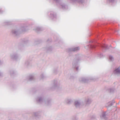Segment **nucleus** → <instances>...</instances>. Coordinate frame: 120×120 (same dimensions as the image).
I'll list each match as a JSON object with an SVG mask.
<instances>
[{
	"label": "nucleus",
	"instance_id": "1",
	"mask_svg": "<svg viewBox=\"0 0 120 120\" xmlns=\"http://www.w3.org/2000/svg\"><path fill=\"white\" fill-rule=\"evenodd\" d=\"M97 42L95 40H91L89 41V44L87 45V48L85 47V48L87 49L88 48L90 49H94L97 46L101 47L105 50H107L109 49L107 45L105 44H101L97 43L95 44Z\"/></svg>",
	"mask_w": 120,
	"mask_h": 120
},
{
	"label": "nucleus",
	"instance_id": "2",
	"mask_svg": "<svg viewBox=\"0 0 120 120\" xmlns=\"http://www.w3.org/2000/svg\"><path fill=\"white\" fill-rule=\"evenodd\" d=\"M82 58L79 55H76L72 63L73 68L75 69L77 71L78 70V63L81 60Z\"/></svg>",
	"mask_w": 120,
	"mask_h": 120
},
{
	"label": "nucleus",
	"instance_id": "3",
	"mask_svg": "<svg viewBox=\"0 0 120 120\" xmlns=\"http://www.w3.org/2000/svg\"><path fill=\"white\" fill-rule=\"evenodd\" d=\"M37 102L39 103H43L45 104L48 105H49L51 104V101L50 100L47 99L45 100L43 97H39L36 99Z\"/></svg>",
	"mask_w": 120,
	"mask_h": 120
},
{
	"label": "nucleus",
	"instance_id": "4",
	"mask_svg": "<svg viewBox=\"0 0 120 120\" xmlns=\"http://www.w3.org/2000/svg\"><path fill=\"white\" fill-rule=\"evenodd\" d=\"M26 30H12L11 32L14 36H17L20 34H23L25 33Z\"/></svg>",
	"mask_w": 120,
	"mask_h": 120
},
{
	"label": "nucleus",
	"instance_id": "5",
	"mask_svg": "<svg viewBox=\"0 0 120 120\" xmlns=\"http://www.w3.org/2000/svg\"><path fill=\"white\" fill-rule=\"evenodd\" d=\"M60 86L59 84L57 83L56 80H54L53 81V84L52 85L51 89L52 90H54L58 89Z\"/></svg>",
	"mask_w": 120,
	"mask_h": 120
},
{
	"label": "nucleus",
	"instance_id": "6",
	"mask_svg": "<svg viewBox=\"0 0 120 120\" xmlns=\"http://www.w3.org/2000/svg\"><path fill=\"white\" fill-rule=\"evenodd\" d=\"M10 57L11 59L14 60H17L19 58V56L16 52L11 54L10 55Z\"/></svg>",
	"mask_w": 120,
	"mask_h": 120
},
{
	"label": "nucleus",
	"instance_id": "7",
	"mask_svg": "<svg viewBox=\"0 0 120 120\" xmlns=\"http://www.w3.org/2000/svg\"><path fill=\"white\" fill-rule=\"evenodd\" d=\"M93 79L90 78H88L87 77H82L80 78L79 79V80L82 82H87L89 80Z\"/></svg>",
	"mask_w": 120,
	"mask_h": 120
},
{
	"label": "nucleus",
	"instance_id": "8",
	"mask_svg": "<svg viewBox=\"0 0 120 120\" xmlns=\"http://www.w3.org/2000/svg\"><path fill=\"white\" fill-rule=\"evenodd\" d=\"M80 49L79 47L75 48H70L68 49V51L69 52L73 51L75 52L79 50Z\"/></svg>",
	"mask_w": 120,
	"mask_h": 120
},
{
	"label": "nucleus",
	"instance_id": "9",
	"mask_svg": "<svg viewBox=\"0 0 120 120\" xmlns=\"http://www.w3.org/2000/svg\"><path fill=\"white\" fill-rule=\"evenodd\" d=\"M74 104L76 108H79L81 105V103L80 101L77 100L75 101Z\"/></svg>",
	"mask_w": 120,
	"mask_h": 120
},
{
	"label": "nucleus",
	"instance_id": "10",
	"mask_svg": "<svg viewBox=\"0 0 120 120\" xmlns=\"http://www.w3.org/2000/svg\"><path fill=\"white\" fill-rule=\"evenodd\" d=\"M114 73L117 75L120 74V67L116 68L114 71Z\"/></svg>",
	"mask_w": 120,
	"mask_h": 120
},
{
	"label": "nucleus",
	"instance_id": "11",
	"mask_svg": "<svg viewBox=\"0 0 120 120\" xmlns=\"http://www.w3.org/2000/svg\"><path fill=\"white\" fill-rule=\"evenodd\" d=\"M31 61L30 60H26L25 62L24 66L26 67H28L30 65Z\"/></svg>",
	"mask_w": 120,
	"mask_h": 120
},
{
	"label": "nucleus",
	"instance_id": "12",
	"mask_svg": "<svg viewBox=\"0 0 120 120\" xmlns=\"http://www.w3.org/2000/svg\"><path fill=\"white\" fill-rule=\"evenodd\" d=\"M91 101L90 99L89 98H86L85 100V102L86 104H89L90 103Z\"/></svg>",
	"mask_w": 120,
	"mask_h": 120
},
{
	"label": "nucleus",
	"instance_id": "13",
	"mask_svg": "<svg viewBox=\"0 0 120 120\" xmlns=\"http://www.w3.org/2000/svg\"><path fill=\"white\" fill-rule=\"evenodd\" d=\"M100 117L101 118L105 119L106 117V112H103L102 113V116H100Z\"/></svg>",
	"mask_w": 120,
	"mask_h": 120
},
{
	"label": "nucleus",
	"instance_id": "14",
	"mask_svg": "<svg viewBox=\"0 0 120 120\" xmlns=\"http://www.w3.org/2000/svg\"><path fill=\"white\" fill-rule=\"evenodd\" d=\"M34 79V77L33 75H31L29 76V80L31 81L33 80Z\"/></svg>",
	"mask_w": 120,
	"mask_h": 120
},
{
	"label": "nucleus",
	"instance_id": "15",
	"mask_svg": "<svg viewBox=\"0 0 120 120\" xmlns=\"http://www.w3.org/2000/svg\"><path fill=\"white\" fill-rule=\"evenodd\" d=\"M52 48L51 46H49L47 47L46 48V49L47 51H50L52 50Z\"/></svg>",
	"mask_w": 120,
	"mask_h": 120
},
{
	"label": "nucleus",
	"instance_id": "16",
	"mask_svg": "<svg viewBox=\"0 0 120 120\" xmlns=\"http://www.w3.org/2000/svg\"><path fill=\"white\" fill-rule=\"evenodd\" d=\"M114 102L113 101V102L112 101H110L108 103V106L109 107L111 106L113 104V103Z\"/></svg>",
	"mask_w": 120,
	"mask_h": 120
},
{
	"label": "nucleus",
	"instance_id": "17",
	"mask_svg": "<svg viewBox=\"0 0 120 120\" xmlns=\"http://www.w3.org/2000/svg\"><path fill=\"white\" fill-rule=\"evenodd\" d=\"M66 101L68 104H70L72 100L70 99H66Z\"/></svg>",
	"mask_w": 120,
	"mask_h": 120
},
{
	"label": "nucleus",
	"instance_id": "18",
	"mask_svg": "<svg viewBox=\"0 0 120 120\" xmlns=\"http://www.w3.org/2000/svg\"><path fill=\"white\" fill-rule=\"evenodd\" d=\"M109 60L111 61H112L114 60L113 57V56L111 55H110L109 56Z\"/></svg>",
	"mask_w": 120,
	"mask_h": 120
},
{
	"label": "nucleus",
	"instance_id": "19",
	"mask_svg": "<svg viewBox=\"0 0 120 120\" xmlns=\"http://www.w3.org/2000/svg\"><path fill=\"white\" fill-rule=\"evenodd\" d=\"M9 73L11 75H12L14 73V71L13 70H11L9 71Z\"/></svg>",
	"mask_w": 120,
	"mask_h": 120
},
{
	"label": "nucleus",
	"instance_id": "20",
	"mask_svg": "<svg viewBox=\"0 0 120 120\" xmlns=\"http://www.w3.org/2000/svg\"><path fill=\"white\" fill-rule=\"evenodd\" d=\"M114 90V88H111L109 89V91L110 92H113Z\"/></svg>",
	"mask_w": 120,
	"mask_h": 120
},
{
	"label": "nucleus",
	"instance_id": "21",
	"mask_svg": "<svg viewBox=\"0 0 120 120\" xmlns=\"http://www.w3.org/2000/svg\"><path fill=\"white\" fill-rule=\"evenodd\" d=\"M34 115L35 116H37L38 115V113L37 112H35L34 113Z\"/></svg>",
	"mask_w": 120,
	"mask_h": 120
},
{
	"label": "nucleus",
	"instance_id": "22",
	"mask_svg": "<svg viewBox=\"0 0 120 120\" xmlns=\"http://www.w3.org/2000/svg\"><path fill=\"white\" fill-rule=\"evenodd\" d=\"M40 78L42 79H43L44 78V75L43 74H42L40 76Z\"/></svg>",
	"mask_w": 120,
	"mask_h": 120
},
{
	"label": "nucleus",
	"instance_id": "23",
	"mask_svg": "<svg viewBox=\"0 0 120 120\" xmlns=\"http://www.w3.org/2000/svg\"><path fill=\"white\" fill-rule=\"evenodd\" d=\"M28 41H25V40H23L22 41V43L23 44H25L26 43V42H27Z\"/></svg>",
	"mask_w": 120,
	"mask_h": 120
},
{
	"label": "nucleus",
	"instance_id": "24",
	"mask_svg": "<svg viewBox=\"0 0 120 120\" xmlns=\"http://www.w3.org/2000/svg\"><path fill=\"white\" fill-rule=\"evenodd\" d=\"M99 57H100V58L102 57H103V54H100Z\"/></svg>",
	"mask_w": 120,
	"mask_h": 120
},
{
	"label": "nucleus",
	"instance_id": "25",
	"mask_svg": "<svg viewBox=\"0 0 120 120\" xmlns=\"http://www.w3.org/2000/svg\"><path fill=\"white\" fill-rule=\"evenodd\" d=\"M3 76V73L0 71V77Z\"/></svg>",
	"mask_w": 120,
	"mask_h": 120
},
{
	"label": "nucleus",
	"instance_id": "26",
	"mask_svg": "<svg viewBox=\"0 0 120 120\" xmlns=\"http://www.w3.org/2000/svg\"><path fill=\"white\" fill-rule=\"evenodd\" d=\"M3 63V61L0 60V65H2Z\"/></svg>",
	"mask_w": 120,
	"mask_h": 120
},
{
	"label": "nucleus",
	"instance_id": "27",
	"mask_svg": "<svg viewBox=\"0 0 120 120\" xmlns=\"http://www.w3.org/2000/svg\"><path fill=\"white\" fill-rule=\"evenodd\" d=\"M56 71H57L56 70H54L53 71V72L54 73H56Z\"/></svg>",
	"mask_w": 120,
	"mask_h": 120
},
{
	"label": "nucleus",
	"instance_id": "28",
	"mask_svg": "<svg viewBox=\"0 0 120 120\" xmlns=\"http://www.w3.org/2000/svg\"><path fill=\"white\" fill-rule=\"evenodd\" d=\"M36 32L37 33H39V30H36Z\"/></svg>",
	"mask_w": 120,
	"mask_h": 120
},
{
	"label": "nucleus",
	"instance_id": "29",
	"mask_svg": "<svg viewBox=\"0 0 120 120\" xmlns=\"http://www.w3.org/2000/svg\"><path fill=\"white\" fill-rule=\"evenodd\" d=\"M21 45V46H23V45Z\"/></svg>",
	"mask_w": 120,
	"mask_h": 120
}]
</instances>
